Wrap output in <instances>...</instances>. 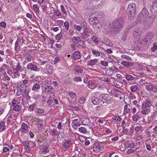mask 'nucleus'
<instances>
[{
    "instance_id": "1",
    "label": "nucleus",
    "mask_w": 157,
    "mask_h": 157,
    "mask_svg": "<svg viewBox=\"0 0 157 157\" xmlns=\"http://www.w3.org/2000/svg\"><path fill=\"white\" fill-rule=\"evenodd\" d=\"M124 22L122 18L120 17L117 19L113 23V28L115 29L116 31H118L124 26Z\"/></svg>"
},
{
    "instance_id": "2",
    "label": "nucleus",
    "mask_w": 157,
    "mask_h": 157,
    "mask_svg": "<svg viewBox=\"0 0 157 157\" xmlns=\"http://www.w3.org/2000/svg\"><path fill=\"white\" fill-rule=\"evenodd\" d=\"M136 5L134 3H130L128 6L127 12L129 17H133L136 12Z\"/></svg>"
},
{
    "instance_id": "3",
    "label": "nucleus",
    "mask_w": 157,
    "mask_h": 157,
    "mask_svg": "<svg viewBox=\"0 0 157 157\" xmlns=\"http://www.w3.org/2000/svg\"><path fill=\"white\" fill-rule=\"evenodd\" d=\"M24 146L25 147V150L26 152H28L30 148H32L36 146L35 142L31 141H25L23 142Z\"/></svg>"
},
{
    "instance_id": "4",
    "label": "nucleus",
    "mask_w": 157,
    "mask_h": 157,
    "mask_svg": "<svg viewBox=\"0 0 157 157\" xmlns=\"http://www.w3.org/2000/svg\"><path fill=\"white\" fill-rule=\"evenodd\" d=\"M148 15L149 12L147 9L146 8H143L141 12L140 20L142 21L147 20V19L148 17Z\"/></svg>"
},
{
    "instance_id": "5",
    "label": "nucleus",
    "mask_w": 157,
    "mask_h": 157,
    "mask_svg": "<svg viewBox=\"0 0 157 157\" xmlns=\"http://www.w3.org/2000/svg\"><path fill=\"white\" fill-rule=\"evenodd\" d=\"M153 34L152 33H149L147 34L146 37L143 40V41L145 42L147 44L149 45L152 41L153 37Z\"/></svg>"
},
{
    "instance_id": "6",
    "label": "nucleus",
    "mask_w": 157,
    "mask_h": 157,
    "mask_svg": "<svg viewBox=\"0 0 157 157\" xmlns=\"http://www.w3.org/2000/svg\"><path fill=\"white\" fill-rule=\"evenodd\" d=\"M99 18H97L94 14L91 15L89 18V21L90 23L93 25H96L98 23Z\"/></svg>"
},
{
    "instance_id": "7",
    "label": "nucleus",
    "mask_w": 157,
    "mask_h": 157,
    "mask_svg": "<svg viewBox=\"0 0 157 157\" xmlns=\"http://www.w3.org/2000/svg\"><path fill=\"white\" fill-rule=\"evenodd\" d=\"M27 68L28 70H31L35 71H38L39 70L37 66L35 64H33L32 63H29L27 66Z\"/></svg>"
},
{
    "instance_id": "8",
    "label": "nucleus",
    "mask_w": 157,
    "mask_h": 157,
    "mask_svg": "<svg viewBox=\"0 0 157 157\" xmlns=\"http://www.w3.org/2000/svg\"><path fill=\"white\" fill-rule=\"evenodd\" d=\"M101 147L102 146L98 142H96L93 145L94 151L96 153H98L100 151Z\"/></svg>"
},
{
    "instance_id": "9",
    "label": "nucleus",
    "mask_w": 157,
    "mask_h": 157,
    "mask_svg": "<svg viewBox=\"0 0 157 157\" xmlns=\"http://www.w3.org/2000/svg\"><path fill=\"white\" fill-rule=\"evenodd\" d=\"M99 99L101 101L104 102V101L109 102L110 100L109 99V96L107 94H101L99 96Z\"/></svg>"
},
{
    "instance_id": "10",
    "label": "nucleus",
    "mask_w": 157,
    "mask_h": 157,
    "mask_svg": "<svg viewBox=\"0 0 157 157\" xmlns=\"http://www.w3.org/2000/svg\"><path fill=\"white\" fill-rule=\"evenodd\" d=\"M152 5L151 6V12H155L157 11V0H153Z\"/></svg>"
},
{
    "instance_id": "11",
    "label": "nucleus",
    "mask_w": 157,
    "mask_h": 157,
    "mask_svg": "<svg viewBox=\"0 0 157 157\" xmlns=\"http://www.w3.org/2000/svg\"><path fill=\"white\" fill-rule=\"evenodd\" d=\"M82 123L84 125L90 126L91 124L92 123L88 118L84 117L82 119Z\"/></svg>"
},
{
    "instance_id": "12",
    "label": "nucleus",
    "mask_w": 157,
    "mask_h": 157,
    "mask_svg": "<svg viewBox=\"0 0 157 157\" xmlns=\"http://www.w3.org/2000/svg\"><path fill=\"white\" fill-rule=\"evenodd\" d=\"M23 56L26 59L25 62L26 63V61L28 62H30L32 60V58L31 55L28 53H24L23 54Z\"/></svg>"
},
{
    "instance_id": "13",
    "label": "nucleus",
    "mask_w": 157,
    "mask_h": 157,
    "mask_svg": "<svg viewBox=\"0 0 157 157\" xmlns=\"http://www.w3.org/2000/svg\"><path fill=\"white\" fill-rule=\"evenodd\" d=\"M144 105H142V108L141 109V112L144 114H147L149 112V108L146 107Z\"/></svg>"
},
{
    "instance_id": "14",
    "label": "nucleus",
    "mask_w": 157,
    "mask_h": 157,
    "mask_svg": "<svg viewBox=\"0 0 157 157\" xmlns=\"http://www.w3.org/2000/svg\"><path fill=\"white\" fill-rule=\"evenodd\" d=\"M21 38H17L15 44V50L16 51H18L20 47L19 46V43H21Z\"/></svg>"
},
{
    "instance_id": "15",
    "label": "nucleus",
    "mask_w": 157,
    "mask_h": 157,
    "mask_svg": "<svg viewBox=\"0 0 157 157\" xmlns=\"http://www.w3.org/2000/svg\"><path fill=\"white\" fill-rule=\"evenodd\" d=\"M29 94V91L26 88H25L24 89H23V90L20 91V93L18 94V95L22 94L24 97H26Z\"/></svg>"
},
{
    "instance_id": "16",
    "label": "nucleus",
    "mask_w": 157,
    "mask_h": 157,
    "mask_svg": "<svg viewBox=\"0 0 157 157\" xmlns=\"http://www.w3.org/2000/svg\"><path fill=\"white\" fill-rule=\"evenodd\" d=\"M72 144V142L70 140H67L63 142V145L64 147L65 148H67L70 147L71 145Z\"/></svg>"
},
{
    "instance_id": "17",
    "label": "nucleus",
    "mask_w": 157,
    "mask_h": 157,
    "mask_svg": "<svg viewBox=\"0 0 157 157\" xmlns=\"http://www.w3.org/2000/svg\"><path fill=\"white\" fill-rule=\"evenodd\" d=\"M121 64L124 66L129 67L133 65V63L132 62H130L126 61H123L121 63Z\"/></svg>"
},
{
    "instance_id": "18",
    "label": "nucleus",
    "mask_w": 157,
    "mask_h": 157,
    "mask_svg": "<svg viewBox=\"0 0 157 157\" xmlns=\"http://www.w3.org/2000/svg\"><path fill=\"white\" fill-rule=\"evenodd\" d=\"M120 92V91L118 90L115 89L111 90L110 92V94L112 95L113 96L116 97H118V94Z\"/></svg>"
},
{
    "instance_id": "19",
    "label": "nucleus",
    "mask_w": 157,
    "mask_h": 157,
    "mask_svg": "<svg viewBox=\"0 0 157 157\" xmlns=\"http://www.w3.org/2000/svg\"><path fill=\"white\" fill-rule=\"evenodd\" d=\"M91 101L95 105H98L99 103V99L94 96L92 97Z\"/></svg>"
},
{
    "instance_id": "20",
    "label": "nucleus",
    "mask_w": 157,
    "mask_h": 157,
    "mask_svg": "<svg viewBox=\"0 0 157 157\" xmlns=\"http://www.w3.org/2000/svg\"><path fill=\"white\" fill-rule=\"evenodd\" d=\"M125 78L128 81H133L135 78L133 76L129 74H126L125 75Z\"/></svg>"
},
{
    "instance_id": "21",
    "label": "nucleus",
    "mask_w": 157,
    "mask_h": 157,
    "mask_svg": "<svg viewBox=\"0 0 157 157\" xmlns=\"http://www.w3.org/2000/svg\"><path fill=\"white\" fill-rule=\"evenodd\" d=\"M81 38L79 37L74 36L72 39L73 43L75 44H78L81 42Z\"/></svg>"
},
{
    "instance_id": "22",
    "label": "nucleus",
    "mask_w": 157,
    "mask_h": 157,
    "mask_svg": "<svg viewBox=\"0 0 157 157\" xmlns=\"http://www.w3.org/2000/svg\"><path fill=\"white\" fill-rule=\"evenodd\" d=\"M40 88L39 82H38V83H35L33 84L32 90L33 91H36L37 90L39 89Z\"/></svg>"
},
{
    "instance_id": "23",
    "label": "nucleus",
    "mask_w": 157,
    "mask_h": 157,
    "mask_svg": "<svg viewBox=\"0 0 157 157\" xmlns=\"http://www.w3.org/2000/svg\"><path fill=\"white\" fill-rule=\"evenodd\" d=\"M98 60L97 59H94L88 61L87 65L90 66L94 65L96 64L98 62Z\"/></svg>"
},
{
    "instance_id": "24",
    "label": "nucleus",
    "mask_w": 157,
    "mask_h": 157,
    "mask_svg": "<svg viewBox=\"0 0 157 157\" xmlns=\"http://www.w3.org/2000/svg\"><path fill=\"white\" fill-rule=\"evenodd\" d=\"M73 56L75 59H79L81 57L80 52L78 51L75 52L73 53Z\"/></svg>"
},
{
    "instance_id": "25",
    "label": "nucleus",
    "mask_w": 157,
    "mask_h": 157,
    "mask_svg": "<svg viewBox=\"0 0 157 157\" xmlns=\"http://www.w3.org/2000/svg\"><path fill=\"white\" fill-rule=\"evenodd\" d=\"M146 88L147 90L151 91H155L156 90V86L152 85L146 86Z\"/></svg>"
},
{
    "instance_id": "26",
    "label": "nucleus",
    "mask_w": 157,
    "mask_h": 157,
    "mask_svg": "<svg viewBox=\"0 0 157 157\" xmlns=\"http://www.w3.org/2000/svg\"><path fill=\"white\" fill-rule=\"evenodd\" d=\"M21 66L20 63L18 62L16 68H14L13 70V71H16L17 72L19 71H21Z\"/></svg>"
},
{
    "instance_id": "27",
    "label": "nucleus",
    "mask_w": 157,
    "mask_h": 157,
    "mask_svg": "<svg viewBox=\"0 0 157 157\" xmlns=\"http://www.w3.org/2000/svg\"><path fill=\"white\" fill-rule=\"evenodd\" d=\"M139 86L138 85H135L131 86L130 90L132 92H134L137 90L139 88Z\"/></svg>"
},
{
    "instance_id": "28",
    "label": "nucleus",
    "mask_w": 157,
    "mask_h": 157,
    "mask_svg": "<svg viewBox=\"0 0 157 157\" xmlns=\"http://www.w3.org/2000/svg\"><path fill=\"white\" fill-rule=\"evenodd\" d=\"M80 125L79 122L78 121H72L71 123L72 127L75 129H76L77 127Z\"/></svg>"
},
{
    "instance_id": "29",
    "label": "nucleus",
    "mask_w": 157,
    "mask_h": 157,
    "mask_svg": "<svg viewBox=\"0 0 157 157\" xmlns=\"http://www.w3.org/2000/svg\"><path fill=\"white\" fill-rule=\"evenodd\" d=\"M69 95L72 100L74 101H75L77 98L76 94L72 92H69Z\"/></svg>"
},
{
    "instance_id": "30",
    "label": "nucleus",
    "mask_w": 157,
    "mask_h": 157,
    "mask_svg": "<svg viewBox=\"0 0 157 157\" xmlns=\"http://www.w3.org/2000/svg\"><path fill=\"white\" fill-rule=\"evenodd\" d=\"M50 132L52 136H54L57 135L58 133V131L56 129H51Z\"/></svg>"
},
{
    "instance_id": "31",
    "label": "nucleus",
    "mask_w": 157,
    "mask_h": 157,
    "mask_svg": "<svg viewBox=\"0 0 157 157\" xmlns=\"http://www.w3.org/2000/svg\"><path fill=\"white\" fill-rule=\"evenodd\" d=\"M92 52L93 55L95 57H99L100 56V54L98 51L92 49Z\"/></svg>"
},
{
    "instance_id": "32",
    "label": "nucleus",
    "mask_w": 157,
    "mask_h": 157,
    "mask_svg": "<svg viewBox=\"0 0 157 157\" xmlns=\"http://www.w3.org/2000/svg\"><path fill=\"white\" fill-rule=\"evenodd\" d=\"M113 71L111 68H110L108 69L106 71V74L109 76H111L113 75Z\"/></svg>"
},
{
    "instance_id": "33",
    "label": "nucleus",
    "mask_w": 157,
    "mask_h": 157,
    "mask_svg": "<svg viewBox=\"0 0 157 157\" xmlns=\"http://www.w3.org/2000/svg\"><path fill=\"white\" fill-rule=\"evenodd\" d=\"M21 128L22 131L25 132L26 131L28 128L27 125L26 124L23 123L22 124Z\"/></svg>"
},
{
    "instance_id": "34",
    "label": "nucleus",
    "mask_w": 157,
    "mask_h": 157,
    "mask_svg": "<svg viewBox=\"0 0 157 157\" xmlns=\"http://www.w3.org/2000/svg\"><path fill=\"white\" fill-rule=\"evenodd\" d=\"M142 105H144V106L146 107L149 108L151 106L152 104L150 101H145V104H143Z\"/></svg>"
},
{
    "instance_id": "35",
    "label": "nucleus",
    "mask_w": 157,
    "mask_h": 157,
    "mask_svg": "<svg viewBox=\"0 0 157 157\" xmlns=\"http://www.w3.org/2000/svg\"><path fill=\"white\" fill-rule=\"evenodd\" d=\"M114 84L116 87L118 88H120L123 86V85L121 83L116 81L114 82Z\"/></svg>"
},
{
    "instance_id": "36",
    "label": "nucleus",
    "mask_w": 157,
    "mask_h": 157,
    "mask_svg": "<svg viewBox=\"0 0 157 157\" xmlns=\"http://www.w3.org/2000/svg\"><path fill=\"white\" fill-rule=\"evenodd\" d=\"M102 41L103 43L106 45H109L110 46H112L113 45V44L112 43H109L107 39L103 40Z\"/></svg>"
},
{
    "instance_id": "37",
    "label": "nucleus",
    "mask_w": 157,
    "mask_h": 157,
    "mask_svg": "<svg viewBox=\"0 0 157 157\" xmlns=\"http://www.w3.org/2000/svg\"><path fill=\"white\" fill-rule=\"evenodd\" d=\"M53 14L55 17L60 16L61 15V12L58 10H54L53 12Z\"/></svg>"
},
{
    "instance_id": "38",
    "label": "nucleus",
    "mask_w": 157,
    "mask_h": 157,
    "mask_svg": "<svg viewBox=\"0 0 157 157\" xmlns=\"http://www.w3.org/2000/svg\"><path fill=\"white\" fill-rule=\"evenodd\" d=\"M79 130L80 132L84 134H86L87 132V130L84 127H81L79 128Z\"/></svg>"
},
{
    "instance_id": "39",
    "label": "nucleus",
    "mask_w": 157,
    "mask_h": 157,
    "mask_svg": "<svg viewBox=\"0 0 157 157\" xmlns=\"http://www.w3.org/2000/svg\"><path fill=\"white\" fill-rule=\"evenodd\" d=\"M130 141H126L124 143V147L126 148H128L130 147Z\"/></svg>"
},
{
    "instance_id": "40",
    "label": "nucleus",
    "mask_w": 157,
    "mask_h": 157,
    "mask_svg": "<svg viewBox=\"0 0 157 157\" xmlns=\"http://www.w3.org/2000/svg\"><path fill=\"white\" fill-rule=\"evenodd\" d=\"M82 27L83 26L82 24H81V25H74V28L78 31H80L81 30Z\"/></svg>"
},
{
    "instance_id": "41",
    "label": "nucleus",
    "mask_w": 157,
    "mask_h": 157,
    "mask_svg": "<svg viewBox=\"0 0 157 157\" xmlns=\"http://www.w3.org/2000/svg\"><path fill=\"white\" fill-rule=\"evenodd\" d=\"M43 126V121H39L37 123L38 128L39 130H40Z\"/></svg>"
},
{
    "instance_id": "42",
    "label": "nucleus",
    "mask_w": 157,
    "mask_h": 157,
    "mask_svg": "<svg viewBox=\"0 0 157 157\" xmlns=\"http://www.w3.org/2000/svg\"><path fill=\"white\" fill-rule=\"evenodd\" d=\"M12 106L13 107V110L15 111H19L21 109V107L18 105H15L14 106Z\"/></svg>"
},
{
    "instance_id": "43",
    "label": "nucleus",
    "mask_w": 157,
    "mask_h": 157,
    "mask_svg": "<svg viewBox=\"0 0 157 157\" xmlns=\"http://www.w3.org/2000/svg\"><path fill=\"white\" fill-rule=\"evenodd\" d=\"M52 87L50 86H47L45 87L44 89V90L46 92H49L51 90Z\"/></svg>"
},
{
    "instance_id": "44",
    "label": "nucleus",
    "mask_w": 157,
    "mask_h": 157,
    "mask_svg": "<svg viewBox=\"0 0 157 157\" xmlns=\"http://www.w3.org/2000/svg\"><path fill=\"white\" fill-rule=\"evenodd\" d=\"M139 118V116L137 114L134 115L132 117V120L136 122Z\"/></svg>"
},
{
    "instance_id": "45",
    "label": "nucleus",
    "mask_w": 157,
    "mask_h": 157,
    "mask_svg": "<svg viewBox=\"0 0 157 157\" xmlns=\"http://www.w3.org/2000/svg\"><path fill=\"white\" fill-rule=\"evenodd\" d=\"M5 123L4 122H1L0 123V129H2V131L6 129V126L5 125Z\"/></svg>"
},
{
    "instance_id": "46",
    "label": "nucleus",
    "mask_w": 157,
    "mask_h": 157,
    "mask_svg": "<svg viewBox=\"0 0 157 157\" xmlns=\"http://www.w3.org/2000/svg\"><path fill=\"white\" fill-rule=\"evenodd\" d=\"M35 108V105L33 104L29 106V110L30 112L33 111L34 109Z\"/></svg>"
},
{
    "instance_id": "47",
    "label": "nucleus",
    "mask_w": 157,
    "mask_h": 157,
    "mask_svg": "<svg viewBox=\"0 0 157 157\" xmlns=\"http://www.w3.org/2000/svg\"><path fill=\"white\" fill-rule=\"evenodd\" d=\"M68 108L69 109L76 111H78L79 110V109L78 107H72L71 106H68Z\"/></svg>"
},
{
    "instance_id": "48",
    "label": "nucleus",
    "mask_w": 157,
    "mask_h": 157,
    "mask_svg": "<svg viewBox=\"0 0 157 157\" xmlns=\"http://www.w3.org/2000/svg\"><path fill=\"white\" fill-rule=\"evenodd\" d=\"M128 106L127 105H125L124 106V112L126 113H128L130 112V109L128 108Z\"/></svg>"
},
{
    "instance_id": "49",
    "label": "nucleus",
    "mask_w": 157,
    "mask_h": 157,
    "mask_svg": "<svg viewBox=\"0 0 157 157\" xmlns=\"http://www.w3.org/2000/svg\"><path fill=\"white\" fill-rule=\"evenodd\" d=\"M60 8L61 10V11L64 14H67V13L66 10H65V8L64 6L63 5H61Z\"/></svg>"
},
{
    "instance_id": "50",
    "label": "nucleus",
    "mask_w": 157,
    "mask_h": 157,
    "mask_svg": "<svg viewBox=\"0 0 157 157\" xmlns=\"http://www.w3.org/2000/svg\"><path fill=\"white\" fill-rule=\"evenodd\" d=\"M151 50L153 52H155V50H157V44L156 43L154 44L153 47L151 48Z\"/></svg>"
},
{
    "instance_id": "51",
    "label": "nucleus",
    "mask_w": 157,
    "mask_h": 157,
    "mask_svg": "<svg viewBox=\"0 0 157 157\" xmlns=\"http://www.w3.org/2000/svg\"><path fill=\"white\" fill-rule=\"evenodd\" d=\"M64 25L66 27V29L68 30L69 28V22L67 21H65L64 23Z\"/></svg>"
},
{
    "instance_id": "52",
    "label": "nucleus",
    "mask_w": 157,
    "mask_h": 157,
    "mask_svg": "<svg viewBox=\"0 0 157 157\" xmlns=\"http://www.w3.org/2000/svg\"><path fill=\"white\" fill-rule=\"evenodd\" d=\"M18 101L16 100H13L12 102V106H14L15 105H18Z\"/></svg>"
},
{
    "instance_id": "53",
    "label": "nucleus",
    "mask_w": 157,
    "mask_h": 157,
    "mask_svg": "<svg viewBox=\"0 0 157 157\" xmlns=\"http://www.w3.org/2000/svg\"><path fill=\"white\" fill-rule=\"evenodd\" d=\"M113 119L114 120L116 121H120L121 120V118L120 117L115 116L113 118Z\"/></svg>"
},
{
    "instance_id": "54",
    "label": "nucleus",
    "mask_w": 157,
    "mask_h": 157,
    "mask_svg": "<svg viewBox=\"0 0 157 157\" xmlns=\"http://www.w3.org/2000/svg\"><path fill=\"white\" fill-rule=\"evenodd\" d=\"M26 86L24 84H21L19 86V88L20 90V91L23 90V89H24L25 88L26 89Z\"/></svg>"
},
{
    "instance_id": "55",
    "label": "nucleus",
    "mask_w": 157,
    "mask_h": 157,
    "mask_svg": "<svg viewBox=\"0 0 157 157\" xmlns=\"http://www.w3.org/2000/svg\"><path fill=\"white\" fill-rule=\"evenodd\" d=\"M61 36V33H59L56 36V38L57 40H60Z\"/></svg>"
},
{
    "instance_id": "56",
    "label": "nucleus",
    "mask_w": 157,
    "mask_h": 157,
    "mask_svg": "<svg viewBox=\"0 0 157 157\" xmlns=\"http://www.w3.org/2000/svg\"><path fill=\"white\" fill-rule=\"evenodd\" d=\"M33 7L35 10L36 11L37 13H39V10L38 7V6L36 5H34L33 6Z\"/></svg>"
},
{
    "instance_id": "57",
    "label": "nucleus",
    "mask_w": 157,
    "mask_h": 157,
    "mask_svg": "<svg viewBox=\"0 0 157 157\" xmlns=\"http://www.w3.org/2000/svg\"><path fill=\"white\" fill-rule=\"evenodd\" d=\"M100 63L101 64L104 66H107L108 65V62L104 61H101Z\"/></svg>"
},
{
    "instance_id": "58",
    "label": "nucleus",
    "mask_w": 157,
    "mask_h": 157,
    "mask_svg": "<svg viewBox=\"0 0 157 157\" xmlns=\"http://www.w3.org/2000/svg\"><path fill=\"white\" fill-rule=\"evenodd\" d=\"M74 80L76 82H79V81H82V79L80 77H76L74 78Z\"/></svg>"
},
{
    "instance_id": "59",
    "label": "nucleus",
    "mask_w": 157,
    "mask_h": 157,
    "mask_svg": "<svg viewBox=\"0 0 157 157\" xmlns=\"http://www.w3.org/2000/svg\"><path fill=\"white\" fill-rule=\"evenodd\" d=\"M85 101V99L84 98H80L79 100V102L80 104L84 103Z\"/></svg>"
},
{
    "instance_id": "60",
    "label": "nucleus",
    "mask_w": 157,
    "mask_h": 157,
    "mask_svg": "<svg viewBox=\"0 0 157 157\" xmlns=\"http://www.w3.org/2000/svg\"><path fill=\"white\" fill-rule=\"evenodd\" d=\"M92 40L95 43H97L98 41V39L95 36H92Z\"/></svg>"
},
{
    "instance_id": "61",
    "label": "nucleus",
    "mask_w": 157,
    "mask_h": 157,
    "mask_svg": "<svg viewBox=\"0 0 157 157\" xmlns=\"http://www.w3.org/2000/svg\"><path fill=\"white\" fill-rule=\"evenodd\" d=\"M121 57L123 59H126L128 60H130L131 59V58L130 57H129L128 56L125 55H122L121 56Z\"/></svg>"
},
{
    "instance_id": "62",
    "label": "nucleus",
    "mask_w": 157,
    "mask_h": 157,
    "mask_svg": "<svg viewBox=\"0 0 157 157\" xmlns=\"http://www.w3.org/2000/svg\"><path fill=\"white\" fill-rule=\"evenodd\" d=\"M0 25L1 26L5 28L6 26V24L4 21H2L0 22Z\"/></svg>"
},
{
    "instance_id": "63",
    "label": "nucleus",
    "mask_w": 157,
    "mask_h": 157,
    "mask_svg": "<svg viewBox=\"0 0 157 157\" xmlns=\"http://www.w3.org/2000/svg\"><path fill=\"white\" fill-rule=\"evenodd\" d=\"M13 73L15 77H17L20 76L18 72H17L16 71H13Z\"/></svg>"
},
{
    "instance_id": "64",
    "label": "nucleus",
    "mask_w": 157,
    "mask_h": 157,
    "mask_svg": "<svg viewBox=\"0 0 157 157\" xmlns=\"http://www.w3.org/2000/svg\"><path fill=\"white\" fill-rule=\"evenodd\" d=\"M43 152L45 154L47 153L49 151V150L48 148L46 147L44 148L43 149Z\"/></svg>"
}]
</instances>
